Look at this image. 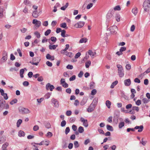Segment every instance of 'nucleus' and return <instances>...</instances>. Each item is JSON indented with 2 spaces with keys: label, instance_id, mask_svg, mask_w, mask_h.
<instances>
[{
  "label": "nucleus",
  "instance_id": "obj_25",
  "mask_svg": "<svg viewBox=\"0 0 150 150\" xmlns=\"http://www.w3.org/2000/svg\"><path fill=\"white\" fill-rule=\"evenodd\" d=\"M46 57L47 59H50L52 61L54 60V56H51L49 54H47Z\"/></svg>",
  "mask_w": 150,
  "mask_h": 150
},
{
  "label": "nucleus",
  "instance_id": "obj_55",
  "mask_svg": "<svg viewBox=\"0 0 150 150\" xmlns=\"http://www.w3.org/2000/svg\"><path fill=\"white\" fill-rule=\"evenodd\" d=\"M125 68L126 69L129 70L131 69V65L129 64H127L126 65Z\"/></svg>",
  "mask_w": 150,
  "mask_h": 150
},
{
  "label": "nucleus",
  "instance_id": "obj_56",
  "mask_svg": "<svg viewBox=\"0 0 150 150\" xmlns=\"http://www.w3.org/2000/svg\"><path fill=\"white\" fill-rule=\"evenodd\" d=\"M45 127L46 128L49 129L51 128V125L49 123L47 122L45 124Z\"/></svg>",
  "mask_w": 150,
  "mask_h": 150
},
{
  "label": "nucleus",
  "instance_id": "obj_1",
  "mask_svg": "<svg viewBox=\"0 0 150 150\" xmlns=\"http://www.w3.org/2000/svg\"><path fill=\"white\" fill-rule=\"evenodd\" d=\"M143 6L145 11H149L150 10V0H145L143 3Z\"/></svg>",
  "mask_w": 150,
  "mask_h": 150
},
{
  "label": "nucleus",
  "instance_id": "obj_47",
  "mask_svg": "<svg viewBox=\"0 0 150 150\" xmlns=\"http://www.w3.org/2000/svg\"><path fill=\"white\" fill-rule=\"evenodd\" d=\"M52 93H48L47 94H46V95L45 96V97L46 98V99H48L49 98L51 94Z\"/></svg>",
  "mask_w": 150,
  "mask_h": 150
},
{
  "label": "nucleus",
  "instance_id": "obj_35",
  "mask_svg": "<svg viewBox=\"0 0 150 150\" xmlns=\"http://www.w3.org/2000/svg\"><path fill=\"white\" fill-rule=\"evenodd\" d=\"M22 122V121L21 119H19L17 121L16 123V126L17 127H20Z\"/></svg>",
  "mask_w": 150,
  "mask_h": 150
},
{
  "label": "nucleus",
  "instance_id": "obj_64",
  "mask_svg": "<svg viewBox=\"0 0 150 150\" xmlns=\"http://www.w3.org/2000/svg\"><path fill=\"white\" fill-rule=\"evenodd\" d=\"M150 72V67L149 68L147 69V70H146L144 73L143 74H141V75H143V74H146L145 73H146V74H148V73H149Z\"/></svg>",
  "mask_w": 150,
  "mask_h": 150
},
{
  "label": "nucleus",
  "instance_id": "obj_22",
  "mask_svg": "<svg viewBox=\"0 0 150 150\" xmlns=\"http://www.w3.org/2000/svg\"><path fill=\"white\" fill-rule=\"evenodd\" d=\"M6 140V138L5 136H3L0 137V144L3 143Z\"/></svg>",
  "mask_w": 150,
  "mask_h": 150
},
{
  "label": "nucleus",
  "instance_id": "obj_28",
  "mask_svg": "<svg viewBox=\"0 0 150 150\" xmlns=\"http://www.w3.org/2000/svg\"><path fill=\"white\" fill-rule=\"evenodd\" d=\"M57 46L58 45H50L49 46V47L50 50H55Z\"/></svg>",
  "mask_w": 150,
  "mask_h": 150
},
{
  "label": "nucleus",
  "instance_id": "obj_58",
  "mask_svg": "<svg viewBox=\"0 0 150 150\" xmlns=\"http://www.w3.org/2000/svg\"><path fill=\"white\" fill-rule=\"evenodd\" d=\"M72 112L71 110H67L66 113V115L67 116H70L71 115Z\"/></svg>",
  "mask_w": 150,
  "mask_h": 150
},
{
  "label": "nucleus",
  "instance_id": "obj_3",
  "mask_svg": "<svg viewBox=\"0 0 150 150\" xmlns=\"http://www.w3.org/2000/svg\"><path fill=\"white\" fill-rule=\"evenodd\" d=\"M32 23L33 24H35V26L34 28L37 29L39 28L41 25V22L40 21H38L36 19H34Z\"/></svg>",
  "mask_w": 150,
  "mask_h": 150
},
{
  "label": "nucleus",
  "instance_id": "obj_48",
  "mask_svg": "<svg viewBox=\"0 0 150 150\" xmlns=\"http://www.w3.org/2000/svg\"><path fill=\"white\" fill-rule=\"evenodd\" d=\"M121 111L122 112H125V113H129L131 112V110H129V112L127 110H125V108H121Z\"/></svg>",
  "mask_w": 150,
  "mask_h": 150
},
{
  "label": "nucleus",
  "instance_id": "obj_36",
  "mask_svg": "<svg viewBox=\"0 0 150 150\" xmlns=\"http://www.w3.org/2000/svg\"><path fill=\"white\" fill-rule=\"evenodd\" d=\"M87 39L86 38H81L79 41V43H82L86 42L87 41Z\"/></svg>",
  "mask_w": 150,
  "mask_h": 150
},
{
  "label": "nucleus",
  "instance_id": "obj_54",
  "mask_svg": "<svg viewBox=\"0 0 150 150\" xmlns=\"http://www.w3.org/2000/svg\"><path fill=\"white\" fill-rule=\"evenodd\" d=\"M51 30L50 29H48L47 30L45 33V36L48 35L51 33Z\"/></svg>",
  "mask_w": 150,
  "mask_h": 150
},
{
  "label": "nucleus",
  "instance_id": "obj_46",
  "mask_svg": "<svg viewBox=\"0 0 150 150\" xmlns=\"http://www.w3.org/2000/svg\"><path fill=\"white\" fill-rule=\"evenodd\" d=\"M114 9L115 11H120L121 10L120 6L119 5L116 6L114 8Z\"/></svg>",
  "mask_w": 150,
  "mask_h": 150
},
{
  "label": "nucleus",
  "instance_id": "obj_16",
  "mask_svg": "<svg viewBox=\"0 0 150 150\" xmlns=\"http://www.w3.org/2000/svg\"><path fill=\"white\" fill-rule=\"evenodd\" d=\"M131 83V80L130 79H126L124 81V83L125 86H129Z\"/></svg>",
  "mask_w": 150,
  "mask_h": 150
},
{
  "label": "nucleus",
  "instance_id": "obj_53",
  "mask_svg": "<svg viewBox=\"0 0 150 150\" xmlns=\"http://www.w3.org/2000/svg\"><path fill=\"white\" fill-rule=\"evenodd\" d=\"M17 100L16 99H14L12 100L10 102V104L11 105H13L14 103H17Z\"/></svg>",
  "mask_w": 150,
  "mask_h": 150
},
{
  "label": "nucleus",
  "instance_id": "obj_15",
  "mask_svg": "<svg viewBox=\"0 0 150 150\" xmlns=\"http://www.w3.org/2000/svg\"><path fill=\"white\" fill-rule=\"evenodd\" d=\"M95 107L92 104H91L87 109V111L89 112H91L94 110Z\"/></svg>",
  "mask_w": 150,
  "mask_h": 150
},
{
  "label": "nucleus",
  "instance_id": "obj_10",
  "mask_svg": "<svg viewBox=\"0 0 150 150\" xmlns=\"http://www.w3.org/2000/svg\"><path fill=\"white\" fill-rule=\"evenodd\" d=\"M60 84L64 88H67L68 87V84L65 81L64 79L62 78L60 80Z\"/></svg>",
  "mask_w": 150,
  "mask_h": 150
},
{
  "label": "nucleus",
  "instance_id": "obj_14",
  "mask_svg": "<svg viewBox=\"0 0 150 150\" xmlns=\"http://www.w3.org/2000/svg\"><path fill=\"white\" fill-rule=\"evenodd\" d=\"M6 101L3 100H0V109H3L5 108Z\"/></svg>",
  "mask_w": 150,
  "mask_h": 150
},
{
  "label": "nucleus",
  "instance_id": "obj_11",
  "mask_svg": "<svg viewBox=\"0 0 150 150\" xmlns=\"http://www.w3.org/2000/svg\"><path fill=\"white\" fill-rule=\"evenodd\" d=\"M144 127L143 125H141L140 126H136L134 128H132V131H134L135 129H138V132H142L143 129Z\"/></svg>",
  "mask_w": 150,
  "mask_h": 150
},
{
  "label": "nucleus",
  "instance_id": "obj_27",
  "mask_svg": "<svg viewBox=\"0 0 150 150\" xmlns=\"http://www.w3.org/2000/svg\"><path fill=\"white\" fill-rule=\"evenodd\" d=\"M87 102V99L85 98H83L80 102V105H84Z\"/></svg>",
  "mask_w": 150,
  "mask_h": 150
},
{
  "label": "nucleus",
  "instance_id": "obj_44",
  "mask_svg": "<svg viewBox=\"0 0 150 150\" xmlns=\"http://www.w3.org/2000/svg\"><path fill=\"white\" fill-rule=\"evenodd\" d=\"M74 145L75 148H77L79 146V143L77 141H75L74 142Z\"/></svg>",
  "mask_w": 150,
  "mask_h": 150
},
{
  "label": "nucleus",
  "instance_id": "obj_38",
  "mask_svg": "<svg viewBox=\"0 0 150 150\" xmlns=\"http://www.w3.org/2000/svg\"><path fill=\"white\" fill-rule=\"evenodd\" d=\"M62 148L63 149H66L67 147V144L66 141L63 140L62 141Z\"/></svg>",
  "mask_w": 150,
  "mask_h": 150
},
{
  "label": "nucleus",
  "instance_id": "obj_26",
  "mask_svg": "<svg viewBox=\"0 0 150 150\" xmlns=\"http://www.w3.org/2000/svg\"><path fill=\"white\" fill-rule=\"evenodd\" d=\"M25 135V133L24 132L20 130L19 131L18 133V136L19 137H24Z\"/></svg>",
  "mask_w": 150,
  "mask_h": 150
},
{
  "label": "nucleus",
  "instance_id": "obj_7",
  "mask_svg": "<svg viewBox=\"0 0 150 150\" xmlns=\"http://www.w3.org/2000/svg\"><path fill=\"white\" fill-rule=\"evenodd\" d=\"M51 102L53 104L54 107L57 108H58L59 107V102L57 99L54 98H53L52 99Z\"/></svg>",
  "mask_w": 150,
  "mask_h": 150
},
{
  "label": "nucleus",
  "instance_id": "obj_34",
  "mask_svg": "<svg viewBox=\"0 0 150 150\" xmlns=\"http://www.w3.org/2000/svg\"><path fill=\"white\" fill-rule=\"evenodd\" d=\"M95 86V83L93 82H91L90 84V89L93 88Z\"/></svg>",
  "mask_w": 150,
  "mask_h": 150
},
{
  "label": "nucleus",
  "instance_id": "obj_23",
  "mask_svg": "<svg viewBox=\"0 0 150 150\" xmlns=\"http://www.w3.org/2000/svg\"><path fill=\"white\" fill-rule=\"evenodd\" d=\"M24 69L25 70H27V69L26 68H25L24 69H21L20 71V74L21 77V78H23V74L24 73Z\"/></svg>",
  "mask_w": 150,
  "mask_h": 150
},
{
  "label": "nucleus",
  "instance_id": "obj_24",
  "mask_svg": "<svg viewBox=\"0 0 150 150\" xmlns=\"http://www.w3.org/2000/svg\"><path fill=\"white\" fill-rule=\"evenodd\" d=\"M8 143L7 142H6L3 144L2 147V150H7L6 148L8 147Z\"/></svg>",
  "mask_w": 150,
  "mask_h": 150
},
{
  "label": "nucleus",
  "instance_id": "obj_13",
  "mask_svg": "<svg viewBox=\"0 0 150 150\" xmlns=\"http://www.w3.org/2000/svg\"><path fill=\"white\" fill-rule=\"evenodd\" d=\"M80 120L83 123V125L85 127H87L88 126V124L87 120H85L82 117L80 118Z\"/></svg>",
  "mask_w": 150,
  "mask_h": 150
},
{
  "label": "nucleus",
  "instance_id": "obj_50",
  "mask_svg": "<svg viewBox=\"0 0 150 150\" xmlns=\"http://www.w3.org/2000/svg\"><path fill=\"white\" fill-rule=\"evenodd\" d=\"M124 125V123L123 122H120L119 124V127L120 129H121Z\"/></svg>",
  "mask_w": 150,
  "mask_h": 150
},
{
  "label": "nucleus",
  "instance_id": "obj_59",
  "mask_svg": "<svg viewBox=\"0 0 150 150\" xmlns=\"http://www.w3.org/2000/svg\"><path fill=\"white\" fill-rule=\"evenodd\" d=\"M66 33V31L64 30H62L61 31V35L62 37L64 38L65 37V35Z\"/></svg>",
  "mask_w": 150,
  "mask_h": 150
},
{
  "label": "nucleus",
  "instance_id": "obj_5",
  "mask_svg": "<svg viewBox=\"0 0 150 150\" xmlns=\"http://www.w3.org/2000/svg\"><path fill=\"white\" fill-rule=\"evenodd\" d=\"M19 112L22 114H26L30 112V111L27 108L21 107L19 108Z\"/></svg>",
  "mask_w": 150,
  "mask_h": 150
},
{
  "label": "nucleus",
  "instance_id": "obj_9",
  "mask_svg": "<svg viewBox=\"0 0 150 150\" xmlns=\"http://www.w3.org/2000/svg\"><path fill=\"white\" fill-rule=\"evenodd\" d=\"M85 23V22H84L79 21L75 24L74 26L76 28H81L83 26Z\"/></svg>",
  "mask_w": 150,
  "mask_h": 150
},
{
  "label": "nucleus",
  "instance_id": "obj_12",
  "mask_svg": "<svg viewBox=\"0 0 150 150\" xmlns=\"http://www.w3.org/2000/svg\"><path fill=\"white\" fill-rule=\"evenodd\" d=\"M46 88L47 90L49 89L51 91H52L53 89L54 88V87L53 85H51L50 83H48L46 85Z\"/></svg>",
  "mask_w": 150,
  "mask_h": 150
},
{
  "label": "nucleus",
  "instance_id": "obj_41",
  "mask_svg": "<svg viewBox=\"0 0 150 150\" xmlns=\"http://www.w3.org/2000/svg\"><path fill=\"white\" fill-rule=\"evenodd\" d=\"M98 102V100L96 99H94L91 104H92L94 106L96 107Z\"/></svg>",
  "mask_w": 150,
  "mask_h": 150
},
{
  "label": "nucleus",
  "instance_id": "obj_31",
  "mask_svg": "<svg viewBox=\"0 0 150 150\" xmlns=\"http://www.w3.org/2000/svg\"><path fill=\"white\" fill-rule=\"evenodd\" d=\"M118 82L117 81H115L114 82H113L111 84L110 88H114V86H116L118 83Z\"/></svg>",
  "mask_w": 150,
  "mask_h": 150
},
{
  "label": "nucleus",
  "instance_id": "obj_37",
  "mask_svg": "<svg viewBox=\"0 0 150 150\" xmlns=\"http://www.w3.org/2000/svg\"><path fill=\"white\" fill-rule=\"evenodd\" d=\"M84 131V129L83 127L81 126H80L78 128V131L80 133H82Z\"/></svg>",
  "mask_w": 150,
  "mask_h": 150
},
{
  "label": "nucleus",
  "instance_id": "obj_6",
  "mask_svg": "<svg viewBox=\"0 0 150 150\" xmlns=\"http://www.w3.org/2000/svg\"><path fill=\"white\" fill-rule=\"evenodd\" d=\"M111 34H116L117 33V31L118 30L117 28V26L114 25L111 27L110 29H109Z\"/></svg>",
  "mask_w": 150,
  "mask_h": 150
},
{
  "label": "nucleus",
  "instance_id": "obj_45",
  "mask_svg": "<svg viewBox=\"0 0 150 150\" xmlns=\"http://www.w3.org/2000/svg\"><path fill=\"white\" fill-rule=\"evenodd\" d=\"M91 64V62L90 61H88L85 63V66L86 68H88Z\"/></svg>",
  "mask_w": 150,
  "mask_h": 150
},
{
  "label": "nucleus",
  "instance_id": "obj_18",
  "mask_svg": "<svg viewBox=\"0 0 150 150\" xmlns=\"http://www.w3.org/2000/svg\"><path fill=\"white\" fill-rule=\"evenodd\" d=\"M132 13L135 16L138 13V9L136 7H134L132 9Z\"/></svg>",
  "mask_w": 150,
  "mask_h": 150
},
{
  "label": "nucleus",
  "instance_id": "obj_62",
  "mask_svg": "<svg viewBox=\"0 0 150 150\" xmlns=\"http://www.w3.org/2000/svg\"><path fill=\"white\" fill-rule=\"evenodd\" d=\"M135 103L137 105H139L141 103V100H138L137 101H135Z\"/></svg>",
  "mask_w": 150,
  "mask_h": 150
},
{
  "label": "nucleus",
  "instance_id": "obj_17",
  "mask_svg": "<svg viewBox=\"0 0 150 150\" xmlns=\"http://www.w3.org/2000/svg\"><path fill=\"white\" fill-rule=\"evenodd\" d=\"M49 141H42L40 143L37 144L40 145H42L43 144L48 146L49 144Z\"/></svg>",
  "mask_w": 150,
  "mask_h": 150
},
{
  "label": "nucleus",
  "instance_id": "obj_19",
  "mask_svg": "<svg viewBox=\"0 0 150 150\" xmlns=\"http://www.w3.org/2000/svg\"><path fill=\"white\" fill-rule=\"evenodd\" d=\"M4 9V7H0V18H1L3 16Z\"/></svg>",
  "mask_w": 150,
  "mask_h": 150
},
{
  "label": "nucleus",
  "instance_id": "obj_57",
  "mask_svg": "<svg viewBox=\"0 0 150 150\" xmlns=\"http://www.w3.org/2000/svg\"><path fill=\"white\" fill-rule=\"evenodd\" d=\"M66 122L64 120H63L61 122V126L62 127H64L66 125Z\"/></svg>",
  "mask_w": 150,
  "mask_h": 150
},
{
  "label": "nucleus",
  "instance_id": "obj_43",
  "mask_svg": "<svg viewBox=\"0 0 150 150\" xmlns=\"http://www.w3.org/2000/svg\"><path fill=\"white\" fill-rule=\"evenodd\" d=\"M68 3H67L65 6H63L61 8V10L64 11L66 9V8L68 7Z\"/></svg>",
  "mask_w": 150,
  "mask_h": 150
},
{
  "label": "nucleus",
  "instance_id": "obj_61",
  "mask_svg": "<svg viewBox=\"0 0 150 150\" xmlns=\"http://www.w3.org/2000/svg\"><path fill=\"white\" fill-rule=\"evenodd\" d=\"M96 89H93L91 91V94L92 95H94L96 94Z\"/></svg>",
  "mask_w": 150,
  "mask_h": 150
},
{
  "label": "nucleus",
  "instance_id": "obj_60",
  "mask_svg": "<svg viewBox=\"0 0 150 150\" xmlns=\"http://www.w3.org/2000/svg\"><path fill=\"white\" fill-rule=\"evenodd\" d=\"M23 85L25 86H27L29 85V83L28 81H25L23 83Z\"/></svg>",
  "mask_w": 150,
  "mask_h": 150
},
{
  "label": "nucleus",
  "instance_id": "obj_49",
  "mask_svg": "<svg viewBox=\"0 0 150 150\" xmlns=\"http://www.w3.org/2000/svg\"><path fill=\"white\" fill-rule=\"evenodd\" d=\"M93 5V4L92 3H90L88 4L86 8L88 9H90L92 7Z\"/></svg>",
  "mask_w": 150,
  "mask_h": 150
},
{
  "label": "nucleus",
  "instance_id": "obj_63",
  "mask_svg": "<svg viewBox=\"0 0 150 150\" xmlns=\"http://www.w3.org/2000/svg\"><path fill=\"white\" fill-rule=\"evenodd\" d=\"M70 132V129L69 127H67L65 130V133L67 135Z\"/></svg>",
  "mask_w": 150,
  "mask_h": 150
},
{
  "label": "nucleus",
  "instance_id": "obj_29",
  "mask_svg": "<svg viewBox=\"0 0 150 150\" xmlns=\"http://www.w3.org/2000/svg\"><path fill=\"white\" fill-rule=\"evenodd\" d=\"M111 103L110 101L109 100H107L105 102V104L108 108H110Z\"/></svg>",
  "mask_w": 150,
  "mask_h": 150
},
{
  "label": "nucleus",
  "instance_id": "obj_32",
  "mask_svg": "<svg viewBox=\"0 0 150 150\" xmlns=\"http://www.w3.org/2000/svg\"><path fill=\"white\" fill-rule=\"evenodd\" d=\"M121 97L124 98L125 99L128 100L129 99V97H127L124 93L122 92L121 93Z\"/></svg>",
  "mask_w": 150,
  "mask_h": 150
},
{
  "label": "nucleus",
  "instance_id": "obj_21",
  "mask_svg": "<svg viewBox=\"0 0 150 150\" xmlns=\"http://www.w3.org/2000/svg\"><path fill=\"white\" fill-rule=\"evenodd\" d=\"M39 15V13L36 11L33 12L32 14L33 17L35 18H37Z\"/></svg>",
  "mask_w": 150,
  "mask_h": 150
},
{
  "label": "nucleus",
  "instance_id": "obj_52",
  "mask_svg": "<svg viewBox=\"0 0 150 150\" xmlns=\"http://www.w3.org/2000/svg\"><path fill=\"white\" fill-rule=\"evenodd\" d=\"M34 34L35 35L37 38H39L40 37V33L37 31L35 32Z\"/></svg>",
  "mask_w": 150,
  "mask_h": 150
},
{
  "label": "nucleus",
  "instance_id": "obj_2",
  "mask_svg": "<svg viewBox=\"0 0 150 150\" xmlns=\"http://www.w3.org/2000/svg\"><path fill=\"white\" fill-rule=\"evenodd\" d=\"M118 68V73L120 77H122L124 76V71L122 66L118 64L117 65Z\"/></svg>",
  "mask_w": 150,
  "mask_h": 150
},
{
  "label": "nucleus",
  "instance_id": "obj_40",
  "mask_svg": "<svg viewBox=\"0 0 150 150\" xmlns=\"http://www.w3.org/2000/svg\"><path fill=\"white\" fill-rule=\"evenodd\" d=\"M60 26V27L62 28H66V29H67L68 28V27H67V24L65 23H63L61 24Z\"/></svg>",
  "mask_w": 150,
  "mask_h": 150
},
{
  "label": "nucleus",
  "instance_id": "obj_51",
  "mask_svg": "<svg viewBox=\"0 0 150 150\" xmlns=\"http://www.w3.org/2000/svg\"><path fill=\"white\" fill-rule=\"evenodd\" d=\"M120 15L119 14H116L115 16V18L117 21L119 22L120 21Z\"/></svg>",
  "mask_w": 150,
  "mask_h": 150
},
{
  "label": "nucleus",
  "instance_id": "obj_20",
  "mask_svg": "<svg viewBox=\"0 0 150 150\" xmlns=\"http://www.w3.org/2000/svg\"><path fill=\"white\" fill-rule=\"evenodd\" d=\"M66 47L65 49L62 50L61 51V53L62 54H65V52L67 51V50L69 49V44H66L65 45Z\"/></svg>",
  "mask_w": 150,
  "mask_h": 150
},
{
  "label": "nucleus",
  "instance_id": "obj_4",
  "mask_svg": "<svg viewBox=\"0 0 150 150\" xmlns=\"http://www.w3.org/2000/svg\"><path fill=\"white\" fill-rule=\"evenodd\" d=\"M7 53L6 51H4L2 54V57L0 60V62L2 63L5 62L7 59Z\"/></svg>",
  "mask_w": 150,
  "mask_h": 150
},
{
  "label": "nucleus",
  "instance_id": "obj_30",
  "mask_svg": "<svg viewBox=\"0 0 150 150\" xmlns=\"http://www.w3.org/2000/svg\"><path fill=\"white\" fill-rule=\"evenodd\" d=\"M88 54L91 55L92 57H93L96 54V53L95 52H93L92 50H89L88 51Z\"/></svg>",
  "mask_w": 150,
  "mask_h": 150
},
{
  "label": "nucleus",
  "instance_id": "obj_42",
  "mask_svg": "<svg viewBox=\"0 0 150 150\" xmlns=\"http://www.w3.org/2000/svg\"><path fill=\"white\" fill-rule=\"evenodd\" d=\"M142 101L144 104H146L150 101L149 99H147L146 98H144L142 99Z\"/></svg>",
  "mask_w": 150,
  "mask_h": 150
},
{
  "label": "nucleus",
  "instance_id": "obj_33",
  "mask_svg": "<svg viewBox=\"0 0 150 150\" xmlns=\"http://www.w3.org/2000/svg\"><path fill=\"white\" fill-rule=\"evenodd\" d=\"M106 127L107 129L108 130L111 131H113V127L112 126L110 125H107Z\"/></svg>",
  "mask_w": 150,
  "mask_h": 150
},
{
  "label": "nucleus",
  "instance_id": "obj_8",
  "mask_svg": "<svg viewBox=\"0 0 150 150\" xmlns=\"http://www.w3.org/2000/svg\"><path fill=\"white\" fill-rule=\"evenodd\" d=\"M114 13V11L113 10H109L106 16V18L108 20L110 19L112 17Z\"/></svg>",
  "mask_w": 150,
  "mask_h": 150
},
{
  "label": "nucleus",
  "instance_id": "obj_39",
  "mask_svg": "<svg viewBox=\"0 0 150 150\" xmlns=\"http://www.w3.org/2000/svg\"><path fill=\"white\" fill-rule=\"evenodd\" d=\"M63 54L69 57H71L73 56L72 53L71 52H68L67 51L65 52V54Z\"/></svg>",
  "mask_w": 150,
  "mask_h": 150
}]
</instances>
